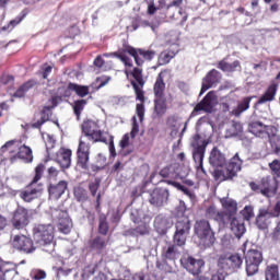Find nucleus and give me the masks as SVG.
Masks as SVG:
<instances>
[{
  "label": "nucleus",
  "instance_id": "obj_3",
  "mask_svg": "<svg viewBox=\"0 0 280 280\" xmlns=\"http://www.w3.org/2000/svg\"><path fill=\"white\" fill-rule=\"evenodd\" d=\"M45 172V164H38L35 167V176L31 180V183L20 191V198L24 200V202H32L33 200H37L43 196V191L45 190L43 183H38L40 178H43V174Z\"/></svg>",
  "mask_w": 280,
  "mask_h": 280
},
{
  "label": "nucleus",
  "instance_id": "obj_22",
  "mask_svg": "<svg viewBox=\"0 0 280 280\" xmlns=\"http://www.w3.org/2000/svg\"><path fill=\"white\" fill-rule=\"evenodd\" d=\"M69 183L67 180H60L58 184H50L48 187L49 198L54 200H60L62 195L67 191Z\"/></svg>",
  "mask_w": 280,
  "mask_h": 280
},
{
  "label": "nucleus",
  "instance_id": "obj_31",
  "mask_svg": "<svg viewBox=\"0 0 280 280\" xmlns=\"http://www.w3.org/2000/svg\"><path fill=\"white\" fill-rule=\"evenodd\" d=\"M255 97L257 96H245L243 97L237 106L232 110V114L234 115V117H240L242 115V113H246V110H248V108H250V102H253V100H255Z\"/></svg>",
  "mask_w": 280,
  "mask_h": 280
},
{
  "label": "nucleus",
  "instance_id": "obj_38",
  "mask_svg": "<svg viewBox=\"0 0 280 280\" xmlns=\"http://www.w3.org/2000/svg\"><path fill=\"white\" fill-rule=\"evenodd\" d=\"M69 89H71L72 93H75L78 97H86L90 93V88L88 85H80L78 83L69 82Z\"/></svg>",
  "mask_w": 280,
  "mask_h": 280
},
{
  "label": "nucleus",
  "instance_id": "obj_60",
  "mask_svg": "<svg viewBox=\"0 0 280 280\" xmlns=\"http://www.w3.org/2000/svg\"><path fill=\"white\" fill-rule=\"evenodd\" d=\"M49 110H51V107L45 106L40 112V119L44 124H47V121H49Z\"/></svg>",
  "mask_w": 280,
  "mask_h": 280
},
{
  "label": "nucleus",
  "instance_id": "obj_49",
  "mask_svg": "<svg viewBox=\"0 0 280 280\" xmlns=\"http://www.w3.org/2000/svg\"><path fill=\"white\" fill-rule=\"evenodd\" d=\"M218 268L231 272V256L221 255L218 259Z\"/></svg>",
  "mask_w": 280,
  "mask_h": 280
},
{
  "label": "nucleus",
  "instance_id": "obj_59",
  "mask_svg": "<svg viewBox=\"0 0 280 280\" xmlns=\"http://www.w3.org/2000/svg\"><path fill=\"white\" fill-rule=\"evenodd\" d=\"M145 3L148 4L147 13L150 16H152V14H156V10L159 9L154 5V0H145Z\"/></svg>",
  "mask_w": 280,
  "mask_h": 280
},
{
  "label": "nucleus",
  "instance_id": "obj_40",
  "mask_svg": "<svg viewBox=\"0 0 280 280\" xmlns=\"http://www.w3.org/2000/svg\"><path fill=\"white\" fill-rule=\"evenodd\" d=\"M154 112L158 117H163V115L167 113V103L165 102V97L154 98Z\"/></svg>",
  "mask_w": 280,
  "mask_h": 280
},
{
  "label": "nucleus",
  "instance_id": "obj_50",
  "mask_svg": "<svg viewBox=\"0 0 280 280\" xmlns=\"http://www.w3.org/2000/svg\"><path fill=\"white\" fill-rule=\"evenodd\" d=\"M132 235H150V224L141 222L137 228L131 230Z\"/></svg>",
  "mask_w": 280,
  "mask_h": 280
},
{
  "label": "nucleus",
  "instance_id": "obj_47",
  "mask_svg": "<svg viewBox=\"0 0 280 280\" xmlns=\"http://www.w3.org/2000/svg\"><path fill=\"white\" fill-rule=\"evenodd\" d=\"M187 235L183 232H175L173 235V244L179 248H183L187 244Z\"/></svg>",
  "mask_w": 280,
  "mask_h": 280
},
{
  "label": "nucleus",
  "instance_id": "obj_56",
  "mask_svg": "<svg viewBox=\"0 0 280 280\" xmlns=\"http://www.w3.org/2000/svg\"><path fill=\"white\" fill-rule=\"evenodd\" d=\"M72 92H73V90H71L69 88V83H68L67 86L63 85V86H59L57 89V93H58V95L60 96L61 100H62V97H71Z\"/></svg>",
  "mask_w": 280,
  "mask_h": 280
},
{
  "label": "nucleus",
  "instance_id": "obj_12",
  "mask_svg": "<svg viewBox=\"0 0 280 280\" xmlns=\"http://www.w3.org/2000/svg\"><path fill=\"white\" fill-rule=\"evenodd\" d=\"M180 264L189 275H192V277L202 275V268L205 267L203 259H196L194 256H187L180 259Z\"/></svg>",
  "mask_w": 280,
  "mask_h": 280
},
{
  "label": "nucleus",
  "instance_id": "obj_61",
  "mask_svg": "<svg viewBox=\"0 0 280 280\" xmlns=\"http://www.w3.org/2000/svg\"><path fill=\"white\" fill-rule=\"evenodd\" d=\"M166 124L168 128H172V130L176 129V124H178V116H168Z\"/></svg>",
  "mask_w": 280,
  "mask_h": 280
},
{
  "label": "nucleus",
  "instance_id": "obj_17",
  "mask_svg": "<svg viewBox=\"0 0 280 280\" xmlns=\"http://www.w3.org/2000/svg\"><path fill=\"white\" fill-rule=\"evenodd\" d=\"M170 200V190L167 188H154L149 197V202L152 207H164Z\"/></svg>",
  "mask_w": 280,
  "mask_h": 280
},
{
  "label": "nucleus",
  "instance_id": "obj_7",
  "mask_svg": "<svg viewBox=\"0 0 280 280\" xmlns=\"http://www.w3.org/2000/svg\"><path fill=\"white\" fill-rule=\"evenodd\" d=\"M56 236V228L54 224H37L34 228V237L36 244L39 246H49L54 243V237Z\"/></svg>",
  "mask_w": 280,
  "mask_h": 280
},
{
  "label": "nucleus",
  "instance_id": "obj_27",
  "mask_svg": "<svg viewBox=\"0 0 280 280\" xmlns=\"http://www.w3.org/2000/svg\"><path fill=\"white\" fill-rule=\"evenodd\" d=\"M209 163L212 165V167H222V165H226V158L224 156V153L218 149V147H214L211 150Z\"/></svg>",
  "mask_w": 280,
  "mask_h": 280
},
{
  "label": "nucleus",
  "instance_id": "obj_42",
  "mask_svg": "<svg viewBox=\"0 0 280 280\" xmlns=\"http://www.w3.org/2000/svg\"><path fill=\"white\" fill-rule=\"evenodd\" d=\"M265 279L266 280H280L279 277V266L270 265L265 270Z\"/></svg>",
  "mask_w": 280,
  "mask_h": 280
},
{
  "label": "nucleus",
  "instance_id": "obj_28",
  "mask_svg": "<svg viewBox=\"0 0 280 280\" xmlns=\"http://www.w3.org/2000/svg\"><path fill=\"white\" fill-rule=\"evenodd\" d=\"M172 228V223H170V219L163 214H159L154 219V229L160 235H165L167 230Z\"/></svg>",
  "mask_w": 280,
  "mask_h": 280
},
{
  "label": "nucleus",
  "instance_id": "obj_52",
  "mask_svg": "<svg viewBox=\"0 0 280 280\" xmlns=\"http://www.w3.org/2000/svg\"><path fill=\"white\" fill-rule=\"evenodd\" d=\"M158 183H166V185H172V187H175V189H178L179 191H183V194H186V196H189V188H187L186 186H183L180 183L171 180V179H160Z\"/></svg>",
  "mask_w": 280,
  "mask_h": 280
},
{
  "label": "nucleus",
  "instance_id": "obj_11",
  "mask_svg": "<svg viewBox=\"0 0 280 280\" xmlns=\"http://www.w3.org/2000/svg\"><path fill=\"white\" fill-rule=\"evenodd\" d=\"M218 106V95L214 91H210L206 96L194 107L192 115H196L203 110V113L211 114L213 108Z\"/></svg>",
  "mask_w": 280,
  "mask_h": 280
},
{
  "label": "nucleus",
  "instance_id": "obj_20",
  "mask_svg": "<svg viewBox=\"0 0 280 280\" xmlns=\"http://www.w3.org/2000/svg\"><path fill=\"white\" fill-rule=\"evenodd\" d=\"M277 91H279V84L275 82L270 83L262 93V95L255 103V106H261L264 104L275 102V98L277 97Z\"/></svg>",
  "mask_w": 280,
  "mask_h": 280
},
{
  "label": "nucleus",
  "instance_id": "obj_10",
  "mask_svg": "<svg viewBox=\"0 0 280 280\" xmlns=\"http://www.w3.org/2000/svg\"><path fill=\"white\" fill-rule=\"evenodd\" d=\"M12 247L19 253H23L24 255H32V253L36 252V246L34 245V241L25 236L23 234L15 235L12 241Z\"/></svg>",
  "mask_w": 280,
  "mask_h": 280
},
{
  "label": "nucleus",
  "instance_id": "obj_33",
  "mask_svg": "<svg viewBox=\"0 0 280 280\" xmlns=\"http://www.w3.org/2000/svg\"><path fill=\"white\" fill-rule=\"evenodd\" d=\"M178 255H180V252H178V246L174 245V243L162 248V259L164 260L176 261Z\"/></svg>",
  "mask_w": 280,
  "mask_h": 280
},
{
  "label": "nucleus",
  "instance_id": "obj_44",
  "mask_svg": "<svg viewBox=\"0 0 280 280\" xmlns=\"http://www.w3.org/2000/svg\"><path fill=\"white\" fill-rule=\"evenodd\" d=\"M110 226L108 225V220L106 214H101L98 217V233L100 235H108Z\"/></svg>",
  "mask_w": 280,
  "mask_h": 280
},
{
  "label": "nucleus",
  "instance_id": "obj_16",
  "mask_svg": "<svg viewBox=\"0 0 280 280\" xmlns=\"http://www.w3.org/2000/svg\"><path fill=\"white\" fill-rule=\"evenodd\" d=\"M55 218L58 220L59 232L63 233V235H69L71 229H73V222H71V218H69V212L67 210L57 209L55 211Z\"/></svg>",
  "mask_w": 280,
  "mask_h": 280
},
{
  "label": "nucleus",
  "instance_id": "obj_18",
  "mask_svg": "<svg viewBox=\"0 0 280 280\" xmlns=\"http://www.w3.org/2000/svg\"><path fill=\"white\" fill-rule=\"evenodd\" d=\"M222 80V73L220 71L212 69L207 75L202 79V85L199 95H205L209 89H211L214 84H220Z\"/></svg>",
  "mask_w": 280,
  "mask_h": 280
},
{
  "label": "nucleus",
  "instance_id": "obj_34",
  "mask_svg": "<svg viewBox=\"0 0 280 280\" xmlns=\"http://www.w3.org/2000/svg\"><path fill=\"white\" fill-rule=\"evenodd\" d=\"M159 176H161L162 178L176 179L180 176L178 174V166L176 164H170L167 166H164L160 170Z\"/></svg>",
  "mask_w": 280,
  "mask_h": 280
},
{
  "label": "nucleus",
  "instance_id": "obj_13",
  "mask_svg": "<svg viewBox=\"0 0 280 280\" xmlns=\"http://www.w3.org/2000/svg\"><path fill=\"white\" fill-rule=\"evenodd\" d=\"M91 159V144L85 143L82 138L79 140L77 150V165L81 170H89V161Z\"/></svg>",
  "mask_w": 280,
  "mask_h": 280
},
{
  "label": "nucleus",
  "instance_id": "obj_5",
  "mask_svg": "<svg viewBox=\"0 0 280 280\" xmlns=\"http://www.w3.org/2000/svg\"><path fill=\"white\" fill-rule=\"evenodd\" d=\"M195 235L206 248H211L215 244V232L211 229V223L205 219L196 221Z\"/></svg>",
  "mask_w": 280,
  "mask_h": 280
},
{
  "label": "nucleus",
  "instance_id": "obj_37",
  "mask_svg": "<svg viewBox=\"0 0 280 280\" xmlns=\"http://www.w3.org/2000/svg\"><path fill=\"white\" fill-rule=\"evenodd\" d=\"M175 229V232L177 233L189 235V231H191V221H189V218L184 217L176 222Z\"/></svg>",
  "mask_w": 280,
  "mask_h": 280
},
{
  "label": "nucleus",
  "instance_id": "obj_4",
  "mask_svg": "<svg viewBox=\"0 0 280 280\" xmlns=\"http://www.w3.org/2000/svg\"><path fill=\"white\" fill-rule=\"evenodd\" d=\"M201 139L202 137L200 136V133L194 135L190 145L192 148V159L197 165V172H202V174L207 175V171H205L203 166V161L205 152H207V145H209V142Z\"/></svg>",
  "mask_w": 280,
  "mask_h": 280
},
{
  "label": "nucleus",
  "instance_id": "obj_54",
  "mask_svg": "<svg viewBox=\"0 0 280 280\" xmlns=\"http://www.w3.org/2000/svg\"><path fill=\"white\" fill-rule=\"evenodd\" d=\"M269 170L271 171V175L277 180V178H280V160H273L271 163H269Z\"/></svg>",
  "mask_w": 280,
  "mask_h": 280
},
{
  "label": "nucleus",
  "instance_id": "obj_29",
  "mask_svg": "<svg viewBox=\"0 0 280 280\" xmlns=\"http://www.w3.org/2000/svg\"><path fill=\"white\" fill-rule=\"evenodd\" d=\"M217 168L213 171L214 180H219V183H224V180H233V175L229 170V166H215Z\"/></svg>",
  "mask_w": 280,
  "mask_h": 280
},
{
  "label": "nucleus",
  "instance_id": "obj_55",
  "mask_svg": "<svg viewBox=\"0 0 280 280\" xmlns=\"http://www.w3.org/2000/svg\"><path fill=\"white\" fill-rule=\"evenodd\" d=\"M31 279L32 280H43L47 279V272L43 269H33L31 271Z\"/></svg>",
  "mask_w": 280,
  "mask_h": 280
},
{
  "label": "nucleus",
  "instance_id": "obj_53",
  "mask_svg": "<svg viewBox=\"0 0 280 280\" xmlns=\"http://www.w3.org/2000/svg\"><path fill=\"white\" fill-rule=\"evenodd\" d=\"M106 165H107L106 158L104 156V154L98 153L96 156V164L92 165V170L94 172H97V170H104Z\"/></svg>",
  "mask_w": 280,
  "mask_h": 280
},
{
  "label": "nucleus",
  "instance_id": "obj_9",
  "mask_svg": "<svg viewBox=\"0 0 280 280\" xmlns=\"http://www.w3.org/2000/svg\"><path fill=\"white\" fill-rule=\"evenodd\" d=\"M264 261V254L258 249H249L245 255L247 277H254L259 272V266Z\"/></svg>",
  "mask_w": 280,
  "mask_h": 280
},
{
  "label": "nucleus",
  "instance_id": "obj_63",
  "mask_svg": "<svg viewBox=\"0 0 280 280\" xmlns=\"http://www.w3.org/2000/svg\"><path fill=\"white\" fill-rule=\"evenodd\" d=\"M48 178H58V174H60V171L56 168L55 166H50L47 170Z\"/></svg>",
  "mask_w": 280,
  "mask_h": 280
},
{
  "label": "nucleus",
  "instance_id": "obj_51",
  "mask_svg": "<svg viewBox=\"0 0 280 280\" xmlns=\"http://www.w3.org/2000/svg\"><path fill=\"white\" fill-rule=\"evenodd\" d=\"M155 267L162 275H172L174 272V268L167 264V260L163 259V261H156Z\"/></svg>",
  "mask_w": 280,
  "mask_h": 280
},
{
  "label": "nucleus",
  "instance_id": "obj_14",
  "mask_svg": "<svg viewBox=\"0 0 280 280\" xmlns=\"http://www.w3.org/2000/svg\"><path fill=\"white\" fill-rule=\"evenodd\" d=\"M11 224L18 230L25 229L30 224V211L19 206L13 212Z\"/></svg>",
  "mask_w": 280,
  "mask_h": 280
},
{
  "label": "nucleus",
  "instance_id": "obj_48",
  "mask_svg": "<svg viewBox=\"0 0 280 280\" xmlns=\"http://www.w3.org/2000/svg\"><path fill=\"white\" fill-rule=\"evenodd\" d=\"M175 56L176 54L172 50L161 52L158 59L159 66L162 67L163 65H170Z\"/></svg>",
  "mask_w": 280,
  "mask_h": 280
},
{
  "label": "nucleus",
  "instance_id": "obj_26",
  "mask_svg": "<svg viewBox=\"0 0 280 280\" xmlns=\"http://www.w3.org/2000/svg\"><path fill=\"white\" fill-rule=\"evenodd\" d=\"M217 68L223 73H235V71H242V63L240 60H235L232 63L226 61V57L217 63Z\"/></svg>",
  "mask_w": 280,
  "mask_h": 280
},
{
  "label": "nucleus",
  "instance_id": "obj_62",
  "mask_svg": "<svg viewBox=\"0 0 280 280\" xmlns=\"http://www.w3.org/2000/svg\"><path fill=\"white\" fill-rule=\"evenodd\" d=\"M243 215H244L245 220H250V218H253V215H255V213L253 211V207L246 206L243 210Z\"/></svg>",
  "mask_w": 280,
  "mask_h": 280
},
{
  "label": "nucleus",
  "instance_id": "obj_19",
  "mask_svg": "<svg viewBox=\"0 0 280 280\" xmlns=\"http://www.w3.org/2000/svg\"><path fill=\"white\" fill-rule=\"evenodd\" d=\"M71 156H73V151H71V149L61 147L57 151L55 161L60 166L61 172L71 167Z\"/></svg>",
  "mask_w": 280,
  "mask_h": 280
},
{
  "label": "nucleus",
  "instance_id": "obj_15",
  "mask_svg": "<svg viewBox=\"0 0 280 280\" xmlns=\"http://www.w3.org/2000/svg\"><path fill=\"white\" fill-rule=\"evenodd\" d=\"M205 215L208 218V220H213L217 222L222 229H224V226H229V215L225 211L218 210L215 206H209L206 209Z\"/></svg>",
  "mask_w": 280,
  "mask_h": 280
},
{
  "label": "nucleus",
  "instance_id": "obj_25",
  "mask_svg": "<svg viewBox=\"0 0 280 280\" xmlns=\"http://www.w3.org/2000/svg\"><path fill=\"white\" fill-rule=\"evenodd\" d=\"M165 73H167V70H162L155 79L153 85V95L155 98L165 97Z\"/></svg>",
  "mask_w": 280,
  "mask_h": 280
},
{
  "label": "nucleus",
  "instance_id": "obj_2",
  "mask_svg": "<svg viewBox=\"0 0 280 280\" xmlns=\"http://www.w3.org/2000/svg\"><path fill=\"white\" fill-rule=\"evenodd\" d=\"M129 75L136 80L131 81V86L136 94V100L140 103L136 105V113L139 117L140 121H143V117L145 115V92H143V86L145 81H143V69L142 68H133L129 71Z\"/></svg>",
  "mask_w": 280,
  "mask_h": 280
},
{
  "label": "nucleus",
  "instance_id": "obj_41",
  "mask_svg": "<svg viewBox=\"0 0 280 280\" xmlns=\"http://www.w3.org/2000/svg\"><path fill=\"white\" fill-rule=\"evenodd\" d=\"M36 86V81L28 80L24 84H22L14 93V97H25V93L30 91V89H34Z\"/></svg>",
  "mask_w": 280,
  "mask_h": 280
},
{
  "label": "nucleus",
  "instance_id": "obj_36",
  "mask_svg": "<svg viewBox=\"0 0 280 280\" xmlns=\"http://www.w3.org/2000/svg\"><path fill=\"white\" fill-rule=\"evenodd\" d=\"M16 158L21 159V161H24V163H32V161H34V153L32 152V148L23 144L19 148Z\"/></svg>",
  "mask_w": 280,
  "mask_h": 280
},
{
  "label": "nucleus",
  "instance_id": "obj_24",
  "mask_svg": "<svg viewBox=\"0 0 280 280\" xmlns=\"http://www.w3.org/2000/svg\"><path fill=\"white\" fill-rule=\"evenodd\" d=\"M261 195L270 196V194H277L278 184L277 179L271 176H266L260 179Z\"/></svg>",
  "mask_w": 280,
  "mask_h": 280
},
{
  "label": "nucleus",
  "instance_id": "obj_43",
  "mask_svg": "<svg viewBox=\"0 0 280 280\" xmlns=\"http://www.w3.org/2000/svg\"><path fill=\"white\" fill-rule=\"evenodd\" d=\"M242 264H244L242 256H240L238 254L230 255L231 272H237V270L242 268Z\"/></svg>",
  "mask_w": 280,
  "mask_h": 280
},
{
  "label": "nucleus",
  "instance_id": "obj_21",
  "mask_svg": "<svg viewBox=\"0 0 280 280\" xmlns=\"http://www.w3.org/2000/svg\"><path fill=\"white\" fill-rule=\"evenodd\" d=\"M220 202L222 205L223 211L225 212V215H228V224L235 218V213H237V201L233 200L229 197H223L220 199Z\"/></svg>",
  "mask_w": 280,
  "mask_h": 280
},
{
  "label": "nucleus",
  "instance_id": "obj_23",
  "mask_svg": "<svg viewBox=\"0 0 280 280\" xmlns=\"http://www.w3.org/2000/svg\"><path fill=\"white\" fill-rule=\"evenodd\" d=\"M275 218L272 212H269L268 209H259V212L256 217V226L260 229V231H266L268 226H270V220Z\"/></svg>",
  "mask_w": 280,
  "mask_h": 280
},
{
  "label": "nucleus",
  "instance_id": "obj_39",
  "mask_svg": "<svg viewBox=\"0 0 280 280\" xmlns=\"http://www.w3.org/2000/svg\"><path fill=\"white\" fill-rule=\"evenodd\" d=\"M86 104H89V101L84 98H80L73 102L72 104V110L78 119L80 121V118L82 117V110L86 108Z\"/></svg>",
  "mask_w": 280,
  "mask_h": 280
},
{
  "label": "nucleus",
  "instance_id": "obj_6",
  "mask_svg": "<svg viewBox=\"0 0 280 280\" xmlns=\"http://www.w3.org/2000/svg\"><path fill=\"white\" fill-rule=\"evenodd\" d=\"M248 130L258 139H275L279 129L275 125H265L261 120H253L248 124Z\"/></svg>",
  "mask_w": 280,
  "mask_h": 280
},
{
  "label": "nucleus",
  "instance_id": "obj_57",
  "mask_svg": "<svg viewBox=\"0 0 280 280\" xmlns=\"http://www.w3.org/2000/svg\"><path fill=\"white\" fill-rule=\"evenodd\" d=\"M10 272H12V269H8L4 262L0 260V280H8Z\"/></svg>",
  "mask_w": 280,
  "mask_h": 280
},
{
  "label": "nucleus",
  "instance_id": "obj_32",
  "mask_svg": "<svg viewBox=\"0 0 280 280\" xmlns=\"http://www.w3.org/2000/svg\"><path fill=\"white\" fill-rule=\"evenodd\" d=\"M108 246V241L102 236H95L94 238L89 241V247L91 250H95L96 253L102 254L104 249Z\"/></svg>",
  "mask_w": 280,
  "mask_h": 280
},
{
  "label": "nucleus",
  "instance_id": "obj_35",
  "mask_svg": "<svg viewBox=\"0 0 280 280\" xmlns=\"http://www.w3.org/2000/svg\"><path fill=\"white\" fill-rule=\"evenodd\" d=\"M242 159H240V153H235V155L230 160L228 163V168L230 171V174L235 178L237 176V172L242 171Z\"/></svg>",
  "mask_w": 280,
  "mask_h": 280
},
{
  "label": "nucleus",
  "instance_id": "obj_58",
  "mask_svg": "<svg viewBox=\"0 0 280 280\" xmlns=\"http://www.w3.org/2000/svg\"><path fill=\"white\" fill-rule=\"evenodd\" d=\"M100 189V179H95L93 183L89 185V190L91 196H97V190Z\"/></svg>",
  "mask_w": 280,
  "mask_h": 280
},
{
  "label": "nucleus",
  "instance_id": "obj_8",
  "mask_svg": "<svg viewBox=\"0 0 280 280\" xmlns=\"http://www.w3.org/2000/svg\"><path fill=\"white\" fill-rule=\"evenodd\" d=\"M97 124L92 119L83 120L81 125V132L92 143H105L108 145V140L104 137V131L95 129Z\"/></svg>",
  "mask_w": 280,
  "mask_h": 280
},
{
  "label": "nucleus",
  "instance_id": "obj_30",
  "mask_svg": "<svg viewBox=\"0 0 280 280\" xmlns=\"http://www.w3.org/2000/svg\"><path fill=\"white\" fill-rule=\"evenodd\" d=\"M229 224L232 233H234L235 237L238 240L246 233V225H244V220L234 217L231 219Z\"/></svg>",
  "mask_w": 280,
  "mask_h": 280
},
{
  "label": "nucleus",
  "instance_id": "obj_1",
  "mask_svg": "<svg viewBox=\"0 0 280 280\" xmlns=\"http://www.w3.org/2000/svg\"><path fill=\"white\" fill-rule=\"evenodd\" d=\"M112 56L122 62L125 73L128 75L132 69H141L145 62H151V60H154L156 51L144 48H135L125 44L122 48L112 52Z\"/></svg>",
  "mask_w": 280,
  "mask_h": 280
},
{
  "label": "nucleus",
  "instance_id": "obj_46",
  "mask_svg": "<svg viewBox=\"0 0 280 280\" xmlns=\"http://www.w3.org/2000/svg\"><path fill=\"white\" fill-rule=\"evenodd\" d=\"M27 16V13L23 12L21 16L15 18L14 20H11L8 24L1 27L2 32H12L16 25H19L24 19Z\"/></svg>",
  "mask_w": 280,
  "mask_h": 280
},
{
  "label": "nucleus",
  "instance_id": "obj_64",
  "mask_svg": "<svg viewBox=\"0 0 280 280\" xmlns=\"http://www.w3.org/2000/svg\"><path fill=\"white\" fill-rule=\"evenodd\" d=\"M210 280H226V275L224 272L217 271L211 276Z\"/></svg>",
  "mask_w": 280,
  "mask_h": 280
},
{
  "label": "nucleus",
  "instance_id": "obj_45",
  "mask_svg": "<svg viewBox=\"0 0 280 280\" xmlns=\"http://www.w3.org/2000/svg\"><path fill=\"white\" fill-rule=\"evenodd\" d=\"M73 194L78 202H86L89 200V192L81 186L74 187Z\"/></svg>",
  "mask_w": 280,
  "mask_h": 280
}]
</instances>
